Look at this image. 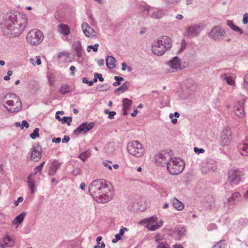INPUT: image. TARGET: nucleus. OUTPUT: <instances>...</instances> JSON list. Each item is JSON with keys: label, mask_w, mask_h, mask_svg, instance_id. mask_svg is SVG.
<instances>
[{"label": "nucleus", "mask_w": 248, "mask_h": 248, "mask_svg": "<svg viewBox=\"0 0 248 248\" xmlns=\"http://www.w3.org/2000/svg\"><path fill=\"white\" fill-rule=\"evenodd\" d=\"M27 16L18 12H10L5 16L2 25L8 30V33L14 36H18L26 27Z\"/></svg>", "instance_id": "obj_1"}, {"label": "nucleus", "mask_w": 248, "mask_h": 248, "mask_svg": "<svg viewBox=\"0 0 248 248\" xmlns=\"http://www.w3.org/2000/svg\"><path fill=\"white\" fill-rule=\"evenodd\" d=\"M88 189L91 195L98 202L106 203L111 198V192L104 180L97 179L93 181L90 184Z\"/></svg>", "instance_id": "obj_2"}, {"label": "nucleus", "mask_w": 248, "mask_h": 248, "mask_svg": "<svg viewBox=\"0 0 248 248\" xmlns=\"http://www.w3.org/2000/svg\"><path fill=\"white\" fill-rule=\"evenodd\" d=\"M5 108L10 112L19 111L22 107L19 98L14 93H8L5 96Z\"/></svg>", "instance_id": "obj_3"}, {"label": "nucleus", "mask_w": 248, "mask_h": 248, "mask_svg": "<svg viewBox=\"0 0 248 248\" xmlns=\"http://www.w3.org/2000/svg\"><path fill=\"white\" fill-rule=\"evenodd\" d=\"M167 170L172 175H177L182 172L185 168V162L179 157H172L167 167Z\"/></svg>", "instance_id": "obj_4"}, {"label": "nucleus", "mask_w": 248, "mask_h": 248, "mask_svg": "<svg viewBox=\"0 0 248 248\" xmlns=\"http://www.w3.org/2000/svg\"><path fill=\"white\" fill-rule=\"evenodd\" d=\"M44 38L43 32L38 29L30 31L27 34L26 40L31 46H38L40 44Z\"/></svg>", "instance_id": "obj_5"}, {"label": "nucleus", "mask_w": 248, "mask_h": 248, "mask_svg": "<svg viewBox=\"0 0 248 248\" xmlns=\"http://www.w3.org/2000/svg\"><path fill=\"white\" fill-rule=\"evenodd\" d=\"M165 41L167 42V44H169L167 42L169 41L168 36H161L153 42L152 46V51L154 54L157 56H162L167 51V49H166L167 47H163L162 45V43L165 44Z\"/></svg>", "instance_id": "obj_6"}, {"label": "nucleus", "mask_w": 248, "mask_h": 248, "mask_svg": "<svg viewBox=\"0 0 248 248\" xmlns=\"http://www.w3.org/2000/svg\"><path fill=\"white\" fill-rule=\"evenodd\" d=\"M172 151L164 150L157 154L155 156V163L157 166H167L172 158Z\"/></svg>", "instance_id": "obj_7"}, {"label": "nucleus", "mask_w": 248, "mask_h": 248, "mask_svg": "<svg viewBox=\"0 0 248 248\" xmlns=\"http://www.w3.org/2000/svg\"><path fill=\"white\" fill-rule=\"evenodd\" d=\"M127 150L129 154L137 157L142 156L144 153V149L142 145L137 140L129 142L127 146Z\"/></svg>", "instance_id": "obj_8"}, {"label": "nucleus", "mask_w": 248, "mask_h": 248, "mask_svg": "<svg viewBox=\"0 0 248 248\" xmlns=\"http://www.w3.org/2000/svg\"><path fill=\"white\" fill-rule=\"evenodd\" d=\"M242 172L237 169L231 170L228 171V182L232 186L239 184L241 181Z\"/></svg>", "instance_id": "obj_9"}, {"label": "nucleus", "mask_w": 248, "mask_h": 248, "mask_svg": "<svg viewBox=\"0 0 248 248\" xmlns=\"http://www.w3.org/2000/svg\"><path fill=\"white\" fill-rule=\"evenodd\" d=\"M202 29V24H192L186 28V35L188 37H195L199 35Z\"/></svg>", "instance_id": "obj_10"}, {"label": "nucleus", "mask_w": 248, "mask_h": 248, "mask_svg": "<svg viewBox=\"0 0 248 248\" xmlns=\"http://www.w3.org/2000/svg\"><path fill=\"white\" fill-rule=\"evenodd\" d=\"M210 36L215 40L220 41L222 37L225 36L226 32L220 26H215L211 29Z\"/></svg>", "instance_id": "obj_11"}, {"label": "nucleus", "mask_w": 248, "mask_h": 248, "mask_svg": "<svg viewBox=\"0 0 248 248\" xmlns=\"http://www.w3.org/2000/svg\"><path fill=\"white\" fill-rule=\"evenodd\" d=\"M220 143L222 146L230 144L232 140V131L229 127H226L222 131L220 138Z\"/></svg>", "instance_id": "obj_12"}, {"label": "nucleus", "mask_w": 248, "mask_h": 248, "mask_svg": "<svg viewBox=\"0 0 248 248\" xmlns=\"http://www.w3.org/2000/svg\"><path fill=\"white\" fill-rule=\"evenodd\" d=\"M157 217L152 216L151 217L146 218L140 221L141 224H146L145 227L150 231H155L157 230Z\"/></svg>", "instance_id": "obj_13"}, {"label": "nucleus", "mask_w": 248, "mask_h": 248, "mask_svg": "<svg viewBox=\"0 0 248 248\" xmlns=\"http://www.w3.org/2000/svg\"><path fill=\"white\" fill-rule=\"evenodd\" d=\"M42 149L40 145L37 144L32 146L31 149L30 158L31 161H37L41 158Z\"/></svg>", "instance_id": "obj_14"}, {"label": "nucleus", "mask_w": 248, "mask_h": 248, "mask_svg": "<svg viewBox=\"0 0 248 248\" xmlns=\"http://www.w3.org/2000/svg\"><path fill=\"white\" fill-rule=\"evenodd\" d=\"M245 97L243 96L241 101L237 102L234 105V111L235 115L239 118H242L245 116L244 105Z\"/></svg>", "instance_id": "obj_15"}, {"label": "nucleus", "mask_w": 248, "mask_h": 248, "mask_svg": "<svg viewBox=\"0 0 248 248\" xmlns=\"http://www.w3.org/2000/svg\"><path fill=\"white\" fill-rule=\"evenodd\" d=\"M167 64L170 68V72H174L181 69V62L177 56L174 57L170 60Z\"/></svg>", "instance_id": "obj_16"}, {"label": "nucleus", "mask_w": 248, "mask_h": 248, "mask_svg": "<svg viewBox=\"0 0 248 248\" xmlns=\"http://www.w3.org/2000/svg\"><path fill=\"white\" fill-rule=\"evenodd\" d=\"M94 126L93 123H83L78 126L74 131L76 135H78L82 133H86L91 130Z\"/></svg>", "instance_id": "obj_17"}, {"label": "nucleus", "mask_w": 248, "mask_h": 248, "mask_svg": "<svg viewBox=\"0 0 248 248\" xmlns=\"http://www.w3.org/2000/svg\"><path fill=\"white\" fill-rule=\"evenodd\" d=\"M227 69H224V74H222L220 78L223 80H226L227 83L229 85H233L235 84L234 76L232 73L226 72Z\"/></svg>", "instance_id": "obj_18"}, {"label": "nucleus", "mask_w": 248, "mask_h": 248, "mask_svg": "<svg viewBox=\"0 0 248 248\" xmlns=\"http://www.w3.org/2000/svg\"><path fill=\"white\" fill-rule=\"evenodd\" d=\"M81 28L85 35L87 37L95 36V35H93V33H95L93 30L89 25L87 23L83 22L81 25Z\"/></svg>", "instance_id": "obj_19"}, {"label": "nucleus", "mask_w": 248, "mask_h": 248, "mask_svg": "<svg viewBox=\"0 0 248 248\" xmlns=\"http://www.w3.org/2000/svg\"><path fill=\"white\" fill-rule=\"evenodd\" d=\"M238 148L242 155L248 156V139L240 143Z\"/></svg>", "instance_id": "obj_20"}, {"label": "nucleus", "mask_w": 248, "mask_h": 248, "mask_svg": "<svg viewBox=\"0 0 248 248\" xmlns=\"http://www.w3.org/2000/svg\"><path fill=\"white\" fill-rule=\"evenodd\" d=\"M151 15V17L155 19H159L162 18L166 14L165 10L162 8H156Z\"/></svg>", "instance_id": "obj_21"}, {"label": "nucleus", "mask_w": 248, "mask_h": 248, "mask_svg": "<svg viewBox=\"0 0 248 248\" xmlns=\"http://www.w3.org/2000/svg\"><path fill=\"white\" fill-rule=\"evenodd\" d=\"M61 165V163L58 162L57 160L54 161L49 168L48 174L50 176H53L57 171V170L60 169Z\"/></svg>", "instance_id": "obj_22"}, {"label": "nucleus", "mask_w": 248, "mask_h": 248, "mask_svg": "<svg viewBox=\"0 0 248 248\" xmlns=\"http://www.w3.org/2000/svg\"><path fill=\"white\" fill-rule=\"evenodd\" d=\"M73 47L76 52V56L78 58H81L82 56L83 49L80 41H77L74 43Z\"/></svg>", "instance_id": "obj_23"}, {"label": "nucleus", "mask_w": 248, "mask_h": 248, "mask_svg": "<svg viewBox=\"0 0 248 248\" xmlns=\"http://www.w3.org/2000/svg\"><path fill=\"white\" fill-rule=\"evenodd\" d=\"M186 230L184 227L175 228L172 230V234L175 236L176 238H179L185 235Z\"/></svg>", "instance_id": "obj_24"}, {"label": "nucleus", "mask_w": 248, "mask_h": 248, "mask_svg": "<svg viewBox=\"0 0 248 248\" xmlns=\"http://www.w3.org/2000/svg\"><path fill=\"white\" fill-rule=\"evenodd\" d=\"M171 203L173 207L178 211H182L184 208L183 203L176 198L172 199Z\"/></svg>", "instance_id": "obj_25"}, {"label": "nucleus", "mask_w": 248, "mask_h": 248, "mask_svg": "<svg viewBox=\"0 0 248 248\" xmlns=\"http://www.w3.org/2000/svg\"><path fill=\"white\" fill-rule=\"evenodd\" d=\"M116 60L112 56H108L106 59V65L108 68L112 69L115 67Z\"/></svg>", "instance_id": "obj_26"}, {"label": "nucleus", "mask_w": 248, "mask_h": 248, "mask_svg": "<svg viewBox=\"0 0 248 248\" xmlns=\"http://www.w3.org/2000/svg\"><path fill=\"white\" fill-rule=\"evenodd\" d=\"M32 175H33L32 174H31V175H30L28 176V180H27L28 185L29 188L31 190V194H33L35 191V181L31 179V177L32 176Z\"/></svg>", "instance_id": "obj_27"}, {"label": "nucleus", "mask_w": 248, "mask_h": 248, "mask_svg": "<svg viewBox=\"0 0 248 248\" xmlns=\"http://www.w3.org/2000/svg\"><path fill=\"white\" fill-rule=\"evenodd\" d=\"M227 25L230 27L232 30L238 32L240 34H242L244 33L243 30L238 26L234 25L233 22L231 20H228L227 21Z\"/></svg>", "instance_id": "obj_28"}, {"label": "nucleus", "mask_w": 248, "mask_h": 248, "mask_svg": "<svg viewBox=\"0 0 248 248\" xmlns=\"http://www.w3.org/2000/svg\"><path fill=\"white\" fill-rule=\"evenodd\" d=\"M26 215V212H22L13 220V224L18 226L23 221Z\"/></svg>", "instance_id": "obj_29"}, {"label": "nucleus", "mask_w": 248, "mask_h": 248, "mask_svg": "<svg viewBox=\"0 0 248 248\" xmlns=\"http://www.w3.org/2000/svg\"><path fill=\"white\" fill-rule=\"evenodd\" d=\"M129 83L128 82H126L124 83L121 86L116 89L114 91L115 94H118L120 93H124V91L127 90L128 89L129 86Z\"/></svg>", "instance_id": "obj_30"}, {"label": "nucleus", "mask_w": 248, "mask_h": 248, "mask_svg": "<svg viewBox=\"0 0 248 248\" xmlns=\"http://www.w3.org/2000/svg\"><path fill=\"white\" fill-rule=\"evenodd\" d=\"M240 196V194L238 192L233 193L232 196L228 198V202L230 204H234L238 201V198Z\"/></svg>", "instance_id": "obj_31"}, {"label": "nucleus", "mask_w": 248, "mask_h": 248, "mask_svg": "<svg viewBox=\"0 0 248 248\" xmlns=\"http://www.w3.org/2000/svg\"><path fill=\"white\" fill-rule=\"evenodd\" d=\"M151 7L148 5L146 2H143L141 3L139 5V9L142 12L144 11L149 12L150 10Z\"/></svg>", "instance_id": "obj_32"}, {"label": "nucleus", "mask_w": 248, "mask_h": 248, "mask_svg": "<svg viewBox=\"0 0 248 248\" xmlns=\"http://www.w3.org/2000/svg\"><path fill=\"white\" fill-rule=\"evenodd\" d=\"M12 237L8 235H6L3 237V240L2 241V243H1V246L2 247L4 248L5 246H7L9 242L12 241Z\"/></svg>", "instance_id": "obj_33"}, {"label": "nucleus", "mask_w": 248, "mask_h": 248, "mask_svg": "<svg viewBox=\"0 0 248 248\" xmlns=\"http://www.w3.org/2000/svg\"><path fill=\"white\" fill-rule=\"evenodd\" d=\"M132 100L126 98L123 99V109H129L130 106L132 104Z\"/></svg>", "instance_id": "obj_34"}, {"label": "nucleus", "mask_w": 248, "mask_h": 248, "mask_svg": "<svg viewBox=\"0 0 248 248\" xmlns=\"http://www.w3.org/2000/svg\"><path fill=\"white\" fill-rule=\"evenodd\" d=\"M90 155V152L88 151L84 152L78 155V157L82 160L83 161H85L87 158Z\"/></svg>", "instance_id": "obj_35"}, {"label": "nucleus", "mask_w": 248, "mask_h": 248, "mask_svg": "<svg viewBox=\"0 0 248 248\" xmlns=\"http://www.w3.org/2000/svg\"><path fill=\"white\" fill-rule=\"evenodd\" d=\"M30 62L33 65L35 64L40 65L41 64V60L40 56H36L35 58L30 59Z\"/></svg>", "instance_id": "obj_36"}, {"label": "nucleus", "mask_w": 248, "mask_h": 248, "mask_svg": "<svg viewBox=\"0 0 248 248\" xmlns=\"http://www.w3.org/2000/svg\"><path fill=\"white\" fill-rule=\"evenodd\" d=\"M128 210L133 212H137L138 210V204L135 202H131L128 206Z\"/></svg>", "instance_id": "obj_37"}, {"label": "nucleus", "mask_w": 248, "mask_h": 248, "mask_svg": "<svg viewBox=\"0 0 248 248\" xmlns=\"http://www.w3.org/2000/svg\"><path fill=\"white\" fill-rule=\"evenodd\" d=\"M70 34H71L69 27L66 24H63V36H67Z\"/></svg>", "instance_id": "obj_38"}, {"label": "nucleus", "mask_w": 248, "mask_h": 248, "mask_svg": "<svg viewBox=\"0 0 248 248\" xmlns=\"http://www.w3.org/2000/svg\"><path fill=\"white\" fill-rule=\"evenodd\" d=\"M39 129L38 128H35L34 129L33 132L31 134L30 137L33 140H34L36 138L39 137Z\"/></svg>", "instance_id": "obj_39"}, {"label": "nucleus", "mask_w": 248, "mask_h": 248, "mask_svg": "<svg viewBox=\"0 0 248 248\" xmlns=\"http://www.w3.org/2000/svg\"><path fill=\"white\" fill-rule=\"evenodd\" d=\"M104 113L106 114H108V118L109 119H113L114 118V116L116 115V112L110 111L108 109H106L104 110Z\"/></svg>", "instance_id": "obj_40"}, {"label": "nucleus", "mask_w": 248, "mask_h": 248, "mask_svg": "<svg viewBox=\"0 0 248 248\" xmlns=\"http://www.w3.org/2000/svg\"><path fill=\"white\" fill-rule=\"evenodd\" d=\"M99 46L98 44H95L94 46L89 45L87 47V51L89 52L91 51V49H93L94 52H97Z\"/></svg>", "instance_id": "obj_41"}, {"label": "nucleus", "mask_w": 248, "mask_h": 248, "mask_svg": "<svg viewBox=\"0 0 248 248\" xmlns=\"http://www.w3.org/2000/svg\"><path fill=\"white\" fill-rule=\"evenodd\" d=\"M155 241L158 243V244H159V243H161L162 241V240L164 239V236L162 234L160 233H157L155 236Z\"/></svg>", "instance_id": "obj_42"}, {"label": "nucleus", "mask_w": 248, "mask_h": 248, "mask_svg": "<svg viewBox=\"0 0 248 248\" xmlns=\"http://www.w3.org/2000/svg\"><path fill=\"white\" fill-rule=\"evenodd\" d=\"M114 78L116 80V82L113 83V86H114L120 85L121 84L120 81L124 80L122 77L119 76H115Z\"/></svg>", "instance_id": "obj_43"}, {"label": "nucleus", "mask_w": 248, "mask_h": 248, "mask_svg": "<svg viewBox=\"0 0 248 248\" xmlns=\"http://www.w3.org/2000/svg\"><path fill=\"white\" fill-rule=\"evenodd\" d=\"M243 88L248 92V74H246L244 77Z\"/></svg>", "instance_id": "obj_44"}, {"label": "nucleus", "mask_w": 248, "mask_h": 248, "mask_svg": "<svg viewBox=\"0 0 248 248\" xmlns=\"http://www.w3.org/2000/svg\"><path fill=\"white\" fill-rule=\"evenodd\" d=\"M207 168L208 170H210L212 171H214L217 169V167L215 164L213 162L209 163L207 165Z\"/></svg>", "instance_id": "obj_45"}, {"label": "nucleus", "mask_w": 248, "mask_h": 248, "mask_svg": "<svg viewBox=\"0 0 248 248\" xmlns=\"http://www.w3.org/2000/svg\"><path fill=\"white\" fill-rule=\"evenodd\" d=\"M45 163V162L44 161L42 163H41L39 165H38V166L34 168L35 172H34V174H32L33 175H35V174H36L37 172H41V171L42 170L43 167Z\"/></svg>", "instance_id": "obj_46"}, {"label": "nucleus", "mask_w": 248, "mask_h": 248, "mask_svg": "<svg viewBox=\"0 0 248 248\" xmlns=\"http://www.w3.org/2000/svg\"><path fill=\"white\" fill-rule=\"evenodd\" d=\"M156 248H170V247L166 242H162L158 244Z\"/></svg>", "instance_id": "obj_47"}, {"label": "nucleus", "mask_w": 248, "mask_h": 248, "mask_svg": "<svg viewBox=\"0 0 248 248\" xmlns=\"http://www.w3.org/2000/svg\"><path fill=\"white\" fill-rule=\"evenodd\" d=\"M224 240H222L217 243V244L213 247V248H224Z\"/></svg>", "instance_id": "obj_48"}, {"label": "nucleus", "mask_w": 248, "mask_h": 248, "mask_svg": "<svg viewBox=\"0 0 248 248\" xmlns=\"http://www.w3.org/2000/svg\"><path fill=\"white\" fill-rule=\"evenodd\" d=\"M165 44L164 43H162V45H163V47H166L167 48H166L167 49V51L169 50L170 47L172 46V42L171 39L169 37V41H168L169 44H167V42L165 41Z\"/></svg>", "instance_id": "obj_49"}, {"label": "nucleus", "mask_w": 248, "mask_h": 248, "mask_svg": "<svg viewBox=\"0 0 248 248\" xmlns=\"http://www.w3.org/2000/svg\"><path fill=\"white\" fill-rule=\"evenodd\" d=\"M72 122V117H63V124L66 123L68 125H70L71 124V123Z\"/></svg>", "instance_id": "obj_50"}, {"label": "nucleus", "mask_w": 248, "mask_h": 248, "mask_svg": "<svg viewBox=\"0 0 248 248\" xmlns=\"http://www.w3.org/2000/svg\"><path fill=\"white\" fill-rule=\"evenodd\" d=\"M186 44L185 40H183L181 42V47L178 52V53H181L186 48Z\"/></svg>", "instance_id": "obj_51"}, {"label": "nucleus", "mask_w": 248, "mask_h": 248, "mask_svg": "<svg viewBox=\"0 0 248 248\" xmlns=\"http://www.w3.org/2000/svg\"><path fill=\"white\" fill-rule=\"evenodd\" d=\"M71 92L72 89L67 85H63V94Z\"/></svg>", "instance_id": "obj_52"}, {"label": "nucleus", "mask_w": 248, "mask_h": 248, "mask_svg": "<svg viewBox=\"0 0 248 248\" xmlns=\"http://www.w3.org/2000/svg\"><path fill=\"white\" fill-rule=\"evenodd\" d=\"M73 39V35L72 34L67 36H63V40L67 41L68 43H71Z\"/></svg>", "instance_id": "obj_53"}, {"label": "nucleus", "mask_w": 248, "mask_h": 248, "mask_svg": "<svg viewBox=\"0 0 248 248\" xmlns=\"http://www.w3.org/2000/svg\"><path fill=\"white\" fill-rule=\"evenodd\" d=\"M101 87L102 89H100L98 90L99 91L103 92L107 91L109 88V86L107 84H104L101 85Z\"/></svg>", "instance_id": "obj_54"}, {"label": "nucleus", "mask_w": 248, "mask_h": 248, "mask_svg": "<svg viewBox=\"0 0 248 248\" xmlns=\"http://www.w3.org/2000/svg\"><path fill=\"white\" fill-rule=\"evenodd\" d=\"M82 82L84 83H86L89 85V86H91L93 85V81H89L88 78L86 77L83 78H82Z\"/></svg>", "instance_id": "obj_55"}, {"label": "nucleus", "mask_w": 248, "mask_h": 248, "mask_svg": "<svg viewBox=\"0 0 248 248\" xmlns=\"http://www.w3.org/2000/svg\"><path fill=\"white\" fill-rule=\"evenodd\" d=\"M121 235L118 233L115 235V238L112 240V242L113 243H117L119 240L121 239Z\"/></svg>", "instance_id": "obj_56"}, {"label": "nucleus", "mask_w": 248, "mask_h": 248, "mask_svg": "<svg viewBox=\"0 0 248 248\" xmlns=\"http://www.w3.org/2000/svg\"><path fill=\"white\" fill-rule=\"evenodd\" d=\"M29 127V124L28 123L27 121L26 120H23L22 121V124L21 125V129H23L24 127L28 128Z\"/></svg>", "instance_id": "obj_57"}, {"label": "nucleus", "mask_w": 248, "mask_h": 248, "mask_svg": "<svg viewBox=\"0 0 248 248\" xmlns=\"http://www.w3.org/2000/svg\"><path fill=\"white\" fill-rule=\"evenodd\" d=\"M194 151L197 154H200L201 153H203L204 152V150L202 148H198V147H194Z\"/></svg>", "instance_id": "obj_58"}, {"label": "nucleus", "mask_w": 248, "mask_h": 248, "mask_svg": "<svg viewBox=\"0 0 248 248\" xmlns=\"http://www.w3.org/2000/svg\"><path fill=\"white\" fill-rule=\"evenodd\" d=\"M243 23L244 24H246L248 23V14L246 13L243 16Z\"/></svg>", "instance_id": "obj_59"}, {"label": "nucleus", "mask_w": 248, "mask_h": 248, "mask_svg": "<svg viewBox=\"0 0 248 248\" xmlns=\"http://www.w3.org/2000/svg\"><path fill=\"white\" fill-rule=\"evenodd\" d=\"M110 163H111V162L104 161L103 162V164L104 165V166L107 167L109 170H111L112 167L110 164Z\"/></svg>", "instance_id": "obj_60"}, {"label": "nucleus", "mask_w": 248, "mask_h": 248, "mask_svg": "<svg viewBox=\"0 0 248 248\" xmlns=\"http://www.w3.org/2000/svg\"><path fill=\"white\" fill-rule=\"evenodd\" d=\"M54 75L52 74L48 75V78L50 83L51 84L53 83L54 79Z\"/></svg>", "instance_id": "obj_61"}, {"label": "nucleus", "mask_w": 248, "mask_h": 248, "mask_svg": "<svg viewBox=\"0 0 248 248\" xmlns=\"http://www.w3.org/2000/svg\"><path fill=\"white\" fill-rule=\"evenodd\" d=\"M23 201V198L22 197H19L17 198L16 201H15L14 202V205L15 206H17L19 204V202H22Z\"/></svg>", "instance_id": "obj_62"}, {"label": "nucleus", "mask_w": 248, "mask_h": 248, "mask_svg": "<svg viewBox=\"0 0 248 248\" xmlns=\"http://www.w3.org/2000/svg\"><path fill=\"white\" fill-rule=\"evenodd\" d=\"M95 77H97V79L101 82H103L104 81V78L102 77V75L101 74H99L97 73H95Z\"/></svg>", "instance_id": "obj_63"}, {"label": "nucleus", "mask_w": 248, "mask_h": 248, "mask_svg": "<svg viewBox=\"0 0 248 248\" xmlns=\"http://www.w3.org/2000/svg\"><path fill=\"white\" fill-rule=\"evenodd\" d=\"M61 140H62V139L61 138H53L52 140V142L56 143H60L61 141Z\"/></svg>", "instance_id": "obj_64"}]
</instances>
